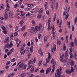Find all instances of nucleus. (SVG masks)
I'll return each mask as SVG.
<instances>
[{"instance_id": "f257e3e1", "label": "nucleus", "mask_w": 77, "mask_h": 77, "mask_svg": "<svg viewBox=\"0 0 77 77\" xmlns=\"http://www.w3.org/2000/svg\"><path fill=\"white\" fill-rule=\"evenodd\" d=\"M51 63L52 64H53V69L51 71V72H54V68H55V65H56V62L54 61V60L53 59H52L51 61Z\"/></svg>"}, {"instance_id": "f03ea898", "label": "nucleus", "mask_w": 77, "mask_h": 77, "mask_svg": "<svg viewBox=\"0 0 77 77\" xmlns=\"http://www.w3.org/2000/svg\"><path fill=\"white\" fill-rule=\"evenodd\" d=\"M57 73L58 77H65L64 75H61L60 76L61 74H62V72H59V69H57Z\"/></svg>"}, {"instance_id": "7ed1b4c3", "label": "nucleus", "mask_w": 77, "mask_h": 77, "mask_svg": "<svg viewBox=\"0 0 77 77\" xmlns=\"http://www.w3.org/2000/svg\"><path fill=\"white\" fill-rule=\"evenodd\" d=\"M32 60H30L28 61V66L29 67H28L27 69H30V68L32 66V65H30L31 64H32Z\"/></svg>"}, {"instance_id": "20e7f679", "label": "nucleus", "mask_w": 77, "mask_h": 77, "mask_svg": "<svg viewBox=\"0 0 77 77\" xmlns=\"http://www.w3.org/2000/svg\"><path fill=\"white\" fill-rule=\"evenodd\" d=\"M37 28H38V26H36L35 27V28H32L31 29V32H34L35 33H36V32H38V29H37Z\"/></svg>"}, {"instance_id": "39448f33", "label": "nucleus", "mask_w": 77, "mask_h": 77, "mask_svg": "<svg viewBox=\"0 0 77 77\" xmlns=\"http://www.w3.org/2000/svg\"><path fill=\"white\" fill-rule=\"evenodd\" d=\"M5 17H4V19L5 20H6V19H8V12L7 11H5Z\"/></svg>"}, {"instance_id": "423d86ee", "label": "nucleus", "mask_w": 77, "mask_h": 77, "mask_svg": "<svg viewBox=\"0 0 77 77\" xmlns=\"http://www.w3.org/2000/svg\"><path fill=\"white\" fill-rule=\"evenodd\" d=\"M53 50L54 51H56V47L55 45H54L53 46V49L52 48L51 52L53 53Z\"/></svg>"}, {"instance_id": "0eeeda50", "label": "nucleus", "mask_w": 77, "mask_h": 77, "mask_svg": "<svg viewBox=\"0 0 77 77\" xmlns=\"http://www.w3.org/2000/svg\"><path fill=\"white\" fill-rule=\"evenodd\" d=\"M5 48H11L12 47H11L10 44L8 43L5 45Z\"/></svg>"}, {"instance_id": "6e6552de", "label": "nucleus", "mask_w": 77, "mask_h": 77, "mask_svg": "<svg viewBox=\"0 0 77 77\" xmlns=\"http://www.w3.org/2000/svg\"><path fill=\"white\" fill-rule=\"evenodd\" d=\"M51 71V68H48L47 69V70L46 71V74H47L48 72H50Z\"/></svg>"}, {"instance_id": "1a4fd4ad", "label": "nucleus", "mask_w": 77, "mask_h": 77, "mask_svg": "<svg viewBox=\"0 0 77 77\" xmlns=\"http://www.w3.org/2000/svg\"><path fill=\"white\" fill-rule=\"evenodd\" d=\"M24 53H25V50L24 49H21L20 50V53L22 55H24Z\"/></svg>"}, {"instance_id": "9d476101", "label": "nucleus", "mask_w": 77, "mask_h": 77, "mask_svg": "<svg viewBox=\"0 0 77 77\" xmlns=\"http://www.w3.org/2000/svg\"><path fill=\"white\" fill-rule=\"evenodd\" d=\"M70 8L69 7V6H68V8H67V7L65 8H64V10H65L64 11L68 12H68H69Z\"/></svg>"}, {"instance_id": "9b49d317", "label": "nucleus", "mask_w": 77, "mask_h": 77, "mask_svg": "<svg viewBox=\"0 0 77 77\" xmlns=\"http://www.w3.org/2000/svg\"><path fill=\"white\" fill-rule=\"evenodd\" d=\"M42 29V25L41 24H39L38 26V28L37 29L38 31H40V30H41V29Z\"/></svg>"}, {"instance_id": "f8f14e48", "label": "nucleus", "mask_w": 77, "mask_h": 77, "mask_svg": "<svg viewBox=\"0 0 77 77\" xmlns=\"http://www.w3.org/2000/svg\"><path fill=\"white\" fill-rule=\"evenodd\" d=\"M60 60L61 62H63V57H62L61 55L60 56Z\"/></svg>"}, {"instance_id": "ddd939ff", "label": "nucleus", "mask_w": 77, "mask_h": 77, "mask_svg": "<svg viewBox=\"0 0 77 77\" xmlns=\"http://www.w3.org/2000/svg\"><path fill=\"white\" fill-rule=\"evenodd\" d=\"M9 37L6 38L5 40V42L7 43V42H9Z\"/></svg>"}, {"instance_id": "4468645a", "label": "nucleus", "mask_w": 77, "mask_h": 77, "mask_svg": "<svg viewBox=\"0 0 77 77\" xmlns=\"http://www.w3.org/2000/svg\"><path fill=\"white\" fill-rule=\"evenodd\" d=\"M48 3L47 2H45V9H47L48 8V7H47V5H48Z\"/></svg>"}, {"instance_id": "2eb2a0df", "label": "nucleus", "mask_w": 77, "mask_h": 77, "mask_svg": "<svg viewBox=\"0 0 77 77\" xmlns=\"http://www.w3.org/2000/svg\"><path fill=\"white\" fill-rule=\"evenodd\" d=\"M66 74H71V72L68 69L66 71Z\"/></svg>"}, {"instance_id": "dca6fc26", "label": "nucleus", "mask_w": 77, "mask_h": 77, "mask_svg": "<svg viewBox=\"0 0 77 77\" xmlns=\"http://www.w3.org/2000/svg\"><path fill=\"white\" fill-rule=\"evenodd\" d=\"M30 50L31 53H32L33 52V46H31Z\"/></svg>"}, {"instance_id": "f3484780", "label": "nucleus", "mask_w": 77, "mask_h": 77, "mask_svg": "<svg viewBox=\"0 0 77 77\" xmlns=\"http://www.w3.org/2000/svg\"><path fill=\"white\" fill-rule=\"evenodd\" d=\"M71 25V22L70 21L69 22H67V25L68 26V28H70V25Z\"/></svg>"}, {"instance_id": "a211bd4d", "label": "nucleus", "mask_w": 77, "mask_h": 77, "mask_svg": "<svg viewBox=\"0 0 77 77\" xmlns=\"http://www.w3.org/2000/svg\"><path fill=\"white\" fill-rule=\"evenodd\" d=\"M25 29H26V26H23L21 29V31H22V32H24V30H25Z\"/></svg>"}, {"instance_id": "6ab92c4d", "label": "nucleus", "mask_w": 77, "mask_h": 77, "mask_svg": "<svg viewBox=\"0 0 77 77\" xmlns=\"http://www.w3.org/2000/svg\"><path fill=\"white\" fill-rule=\"evenodd\" d=\"M42 12H43V10L42 8H41L38 11V13L39 14H41L42 13Z\"/></svg>"}, {"instance_id": "aec40b11", "label": "nucleus", "mask_w": 77, "mask_h": 77, "mask_svg": "<svg viewBox=\"0 0 77 77\" xmlns=\"http://www.w3.org/2000/svg\"><path fill=\"white\" fill-rule=\"evenodd\" d=\"M74 64V62L72 60L71 61L70 65L71 66H73Z\"/></svg>"}, {"instance_id": "412c9836", "label": "nucleus", "mask_w": 77, "mask_h": 77, "mask_svg": "<svg viewBox=\"0 0 77 77\" xmlns=\"http://www.w3.org/2000/svg\"><path fill=\"white\" fill-rule=\"evenodd\" d=\"M74 43L75 45H76V46H77V41L76 38H75L74 40Z\"/></svg>"}, {"instance_id": "4be33fe9", "label": "nucleus", "mask_w": 77, "mask_h": 77, "mask_svg": "<svg viewBox=\"0 0 77 77\" xmlns=\"http://www.w3.org/2000/svg\"><path fill=\"white\" fill-rule=\"evenodd\" d=\"M18 35V31H17V32H15L14 33V36H17Z\"/></svg>"}, {"instance_id": "5701e85b", "label": "nucleus", "mask_w": 77, "mask_h": 77, "mask_svg": "<svg viewBox=\"0 0 77 77\" xmlns=\"http://www.w3.org/2000/svg\"><path fill=\"white\" fill-rule=\"evenodd\" d=\"M65 56L66 57H67H67L68 56V52H67V51H66L65 52Z\"/></svg>"}, {"instance_id": "b1692460", "label": "nucleus", "mask_w": 77, "mask_h": 77, "mask_svg": "<svg viewBox=\"0 0 77 77\" xmlns=\"http://www.w3.org/2000/svg\"><path fill=\"white\" fill-rule=\"evenodd\" d=\"M11 16H13V12H12L11 11H10L8 13Z\"/></svg>"}, {"instance_id": "393cba45", "label": "nucleus", "mask_w": 77, "mask_h": 77, "mask_svg": "<svg viewBox=\"0 0 77 77\" xmlns=\"http://www.w3.org/2000/svg\"><path fill=\"white\" fill-rule=\"evenodd\" d=\"M38 53L40 54V55L42 56L43 55V53L41 51H38Z\"/></svg>"}, {"instance_id": "a878e982", "label": "nucleus", "mask_w": 77, "mask_h": 77, "mask_svg": "<svg viewBox=\"0 0 77 77\" xmlns=\"http://www.w3.org/2000/svg\"><path fill=\"white\" fill-rule=\"evenodd\" d=\"M66 43H68V35H67L66 37Z\"/></svg>"}, {"instance_id": "bb28decb", "label": "nucleus", "mask_w": 77, "mask_h": 77, "mask_svg": "<svg viewBox=\"0 0 77 77\" xmlns=\"http://www.w3.org/2000/svg\"><path fill=\"white\" fill-rule=\"evenodd\" d=\"M44 41L45 42H47V36H45L44 37Z\"/></svg>"}, {"instance_id": "cd10ccee", "label": "nucleus", "mask_w": 77, "mask_h": 77, "mask_svg": "<svg viewBox=\"0 0 77 77\" xmlns=\"http://www.w3.org/2000/svg\"><path fill=\"white\" fill-rule=\"evenodd\" d=\"M34 70V67H32V68L31 69L30 71L31 72H33Z\"/></svg>"}, {"instance_id": "c85d7f7f", "label": "nucleus", "mask_w": 77, "mask_h": 77, "mask_svg": "<svg viewBox=\"0 0 77 77\" xmlns=\"http://www.w3.org/2000/svg\"><path fill=\"white\" fill-rule=\"evenodd\" d=\"M74 57L75 59H77V54L76 53H75L73 56Z\"/></svg>"}, {"instance_id": "c756f323", "label": "nucleus", "mask_w": 77, "mask_h": 77, "mask_svg": "<svg viewBox=\"0 0 77 77\" xmlns=\"http://www.w3.org/2000/svg\"><path fill=\"white\" fill-rule=\"evenodd\" d=\"M6 5H7V8H8V9H10V6H9V3H7Z\"/></svg>"}, {"instance_id": "7c9ffc66", "label": "nucleus", "mask_w": 77, "mask_h": 77, "mask_svg": "<svg viewBox=\"0 0 77 77\" xmlns=\"http://www.w3.org/2000/svg\"><path fill=\"white\" fill-rule=\"evenodd\" d=\"M32 23L33 25H35V21L34 20H32Z\"/></svg>"}, {"instance_id": "2f4dec72", "label": "nucleus", "mask_w": 77, "mask_h": 77, "mask_svg": "<svg viewBox=\"0 0 77 77\" xmlns=\"http://www.w3.org/2000/svg\"><path fill=\"white\" fill-rule=\"evenodd\" d=\"M67 13H68V12L64 11L63 12V15L66 16Z\"/></svg>"}, {"instance_id": "473e14b6", "label": "nucleus", "mask_w": 77, "mask_h": 77, "mask_svg": "<svg viewBox=\"0 0 77 77\" xmlns=\"http://www.w3.org/2000/svg\"><path fill=\"white\" fill-rule=\"evenodd\" d=\"M25 10H26V11H30V8H27L25 9Z\"/></svg>"}, {"instance_id": "72a5a7b5", "label": "nucleus", "mask_w": 77, "mask_h": 77, "mask_svg": "<svg viewBox=\"0 0 77 77\" xmlns=\"http://www.w3.org/2000/svg\"><path fill=\"white\" fill-rule=\"evenodd\" d=\"M56 13H55L54 14L53 20H55L56 19Z\"/></svg>"}, {"instance_id": "f704fd0d", "label": "nucleus", "mask_w": 77, "mask_h": 77, "mask_svg": "<svg viewBox=\"0 0 77 77\" xmlns=\"http://www.w3.org/2000/svg\"><path fill=\"white\" fill-rule=\"evenodd\" d=\"M42 35L41 34H38V38L39 39H41V36Z\"/></svg>"}, {"instance_id": "c9c22d12", "label": "nucleus", "mask_w": 77, "mask_h": 77, "mask_svg": "<svg viewBox=\"0 0 77 77\" xmlns=\"http://www.w3.org/2000/svg\"><path fill=\"white\" fill-rule=\"evenodd\" d=\"M36 59L35 58H34V59L33 60L32 62V64H33V63H35V62H36Z\"/></svg>"}, {"instance_id": "e433bc0d", "label": "nucleus", "mask_w": 77, "mask_h": 77, "mask_svg": "<svg viewBox=\"0 0 77 77\" xmlns=\"http://www.w3.org/2000/svg\"><path fill=\"white\" fill-rule=\"evenodd\" d=\"M71 47H74V42H72L71 43Z\"/></svg>"}, {"instance_id": "4c0bfd02", "label": "nucleus", "mask_w": 77, "mask_h": 77, "mask_svg": "<svg viewBox=\"0 0 77 77\" xmlns=\"http://www.w3.org/2000/svg\"><path fill=\"white\" fill-rule=\"evenodd\" d=\"M74 71V69L73 68V67H72V66H71V71L70 72H72L73 71Z\"/></svg>"}, {"instance_id": "58836bf2", "label": "nucleus", "mask_w": 77, "mask_h": 77, "mask_svg": "<svg viewBox=\"0 0 77 77\" xmlns=\"http://www.w3.org/2000/svg\"><path fill=\"white\" fill-rule=\"evenodd\" d=\"M69 16V14H67L66 16V17H65L66 19L67 20V19H68V18Z\"/></svg>"}, {"instance_id": "ea45409f", "label": "nucleus", "mask_w": 77, "mask_h": 77, "mask_svg": "<svg viewBox=\"0 0 77 77\" xmlns=\"http://www.w3.org/2000/svg\"><path fill=\"white\" fill-rule=\"evenodd\" d=\"M23 45L22 46V47L21 48V49H24V47H25V44H23Z\"/></svg>"}, {"instance_id": "a19ab883", "label": "nucleus", "mask_w": 77, "mask_h": 77, "mask_svg": "<svg viewBox=\"0 0 77 77\" xmlns=\"http://www.w3.org/2000/svg\"><path fill=\"white\" fill-rule=\"evenodd\" d=\"M4 72V70H3L0 71V74H3V73Z\"/></svg>"}, {"instance_id": "79ce46f5", "label": "nucleus", "mask_w": 77, "mask_h": 77, "mask_svg": "<svg viewBox=\"0 0 77 77\" xmlns=\"http://www.w3.org/2000/svg\"><path fill=\"white\" fill-rule=\"evenodd\" d=\"M11 61L12 62H14V61H15V58H13L11 60Z\"/></svg>"}, {"instance_id": "37998d69", "label": "nucleus", "mask_w": 77, "mask_h": 77, "mask_svg": "<svg viewBox=\"0 0 77 77\" xmlns=\"http://www.w3.org/2000/svg\"><path fill=\"white\" fill-rule=\"evenodd\" d=\"M11 63V62H10V61H8L7 62V63H6V65H9V64Z\"/></svg>"}, {"instance_id": "c03bdc74", "label": "nucleus", "mask_w": 77, "mask_h": 77, "mask_svg": "<svg viewBox=\"0 0 77 77\" xmlns=\"http://www.w3.org/2000/svg\"><path fill=\"white\" fill-rule=\"evenodd\" d=\"M23 23H24V21H23V20H22L20 22L19 24H23Z\"/></svg>"}, {"instance_id": "a18cd8bd", "label": "nucleus", "mask_w": 77, "mask_h": 77, "mask_svg": "<svg viewBox=\"0 0 77 77\" xmlns=\"http://www.w3.org/2000/svg\"><path fill=\"white\" fill-rule=\"evenodd\" d=\"M14 50V48H12L11 50L10 51V54H11V53H12V52H13Z\"/></svg>"}, {"instance_id": "49530a36", "label": "nucleus", "mask_w": 77, "mask_h": 77, "mask_svg": "<svg viewBox=\"0 0 77 77\" xmlns=\"http://www.w3.org/2000/svg\"><path fill=\"white\" fill-rule=\"evenodd\" d=\"M50 57H48V58H47L46 59V61H48V62H49L50 61Z\"/></svg>"}, {"instance_id": "de8ad7c7", "label": "nucleus", "mask_w": 77, "mask_h": 77, "mask_svg": "<svg viewBox=\"0 0 77 77\" xmlns=\"http://www.w3.org/2000/svg\"><path fill=\"white\" fill-rule=\"evenodd\" d=\"M18 4H16L14 6V8H17L18 6Z\"/></svg>"}, {"instance_id": "09e8293b", "label": "nucleus", "mask_w": 77, "mask_h": 77, "mask_svg": "<svg viewBox=\"0 0 77 77\" xmlns=\"http://www.w3.org/2000/svg\"><path fill=\"white\" fill-rule=\"evenodd\" d=\"M3 32L4 33V34H6L7 33V32H6V30H3Z\"/></svg>"}, {"instance_id": "8fccbe9b", "label": "nucleus", "mask_w": 77, "mask_h": 77, "mask_svg": "<svg viewBox=\"0 0 77 77\" xmlns=\"http://www.w3.org/2000/svg\"><path fill=\"white\" fill-rule=\"evenodd\" d=\"M72 32H74V26L73 25H72Z\"/></svg>"}, {"instance_id": "3c124183", "label": "nucleus", "mask_w": 77, "mask_h": 77, "mask_svg": "<svg viewBox=\"0 0 77 77\" xmlns=\"http://www.w3.org/2000/svg\"><path fill=\"white\" fill-rule=\"evenodd\" d=\"M23 2V0H20V2H19V5H21V4H22V2Z\"/></svg>"}, {"instance_id": "603ef678", "label": "nucleus", "mask_w": 77, "mask_h": 77, "mask_svg": "<svg viewBox=\"0 0 77 77\" xmlns=\"http://www.w3.org/2000/svg\"><path fill=\"white\" fill-rule=\"evenodd\" d=\"M14 37V35H13V34H12L10 36V38L12 39H13V37Z\"/></svg>"}, {"instance_id": "864d4df0", "label": "nucleus", "mask_w": 77, "mask_h": 77, "mask_svg": "<svg viewBox=\"0 0 77 77\" xmlns=\"http://www.w3.org/2000/svg\"><path fill=\"white\" fill-rule=\"evenodd\" d=\"M39 68H37V69H36L35 70V72H36L38 71V70H39Z\"/></svg>"}, {"instance_id": "5fc2aeb1", "label": "nucleus", "mask_w": 77, "mask_h": 77, "mask_svg": "<svg viewBox=\"0 0 77 77\" xmlns=\"http://www.w3.org/2000/svg\"><path fill=\"white\" fill-rule=\"evenodd\" d=\"M35 42H38V38H37V37H35Z\"/></svg>"}, {"instance_id": "6e6d98bb", "label": "nucleus", "mask_w": 77, "mask_h": 77, "mask_svg": "<svg viewBox=\"0 0 77 77\" xmlns=\"http://www.w3.org/2000/svg\"><path fill=\"white\" fill-rule=\"evenodd\" d=\"M29 50H30V48L29 47H27L26 48V51H29Z\"/></svg>"}, {"instance_id": "4d7b16f0", "label": "nucleus", "mask_w": 77, "mask_h": 77, "mask_svg": "<svg viewBox=\"0 0 77 77\" xmlns=\"http://www.w3.org/2000/svg\"><path fill=\"white\" fill-rule=\"evenodd\" d=\"M41 63H42V61H39L38 63V66H41Z\"/></svg>"}, {"instance_id": "13d9d810", "label": "nucleus", "mask_w": 77, "mask_h": 77, "mask_svg": "<svg viewBox=\"0 0 77 77\" xmlns=\"http://www.w3.org/2000/svg\"><path fill=\"white\" fill-rule=\"evenodd\" d=\"M72 34H70V40L71 41L72 39Z\"/></svg>"}, {"instance_id": "bf43d9fd", "label": "nucleus", "mask_w": 77, "mask_h": 77, "mask_svg": "<svg viewBox=\"0 0 77 77\" xmlns=\"http://www.w3.org/2000/svg\"><path fill=\"white\" fill-rule=\"evenodd\" d=\"M30 55H31V54L29 53L28 55V58H29L30 57Z\"/></svg>"}, {"instance_id": "052dcab7", "label": "nucleus", "mask_w": 77, "mask_h": 77, "mask_svg": "<svg viewBox=\"0 0 77 77\" xmlns=\"http://www.w3.org/2000/svg\"><path fill=\"white\" fill-rule=\"evenodd\" d=\"M27 32H25L23 34V36H26V35H27Z\"/></svg>"}, {"instance_id": "680f3d73", "label": "nucleus", "mask_w": 77, "mask_h": 77, "mask_svg": "<svg viewBox=\"0 0 77 77\" xmlns=\"http://www.w3.org/2000/svg\"><path fill=\"white\" fill-rule=\"evenodd\" d=\"M8 51H9V49H6L5 50V53H7Z\"/></svg>"}, {"instance_id": "e2e57ef3", "label": "nucleus", "mask_w": 77, "mask_h": 77, "mask_svg": "<svg viewBox=\"0 0 77 77\" xmlns=\"http://www.w3.org/2000/svg\"><path fill=\"white\" fill-rule=\"evenodd\" d=\"M10 45L12 47V46L13 45V44H12V42H11L10 43Z\"/></svg>"}, {"instance_id": "0e129e2a", "label": "nucleus", "mask_w": 77, "mask_h": 77, "mask_svg": "<svg viewBox=\"0 0 77 77\" xmlns=\"http://www.w3.org/2000/svg\"><path fill=\"white\" fill-rule=\"evenodd\" d=\"M27 45L28 46H30V42H29L27 43Z\"/></svg>"}, {"instance_id": "69168bd1", "label": "nucleus", "mask_w": 77, "mask_h": 77, "mask_svg": "<svg viewBox=\"0 0 77 77\" xmlns=\"http://www.w3.org/2000/svg\"><path fill=\"white\" fill-rule=\"evenodd\" d=\"M30 14L28 13L26 15V17H29V16H30Z\"/></svg>"}, {"instance_id": "338daca9", "label": "nucleus", "mask_w": 77, "mask_h": 77, "mask_svg": "<svg viewBox=\"0 0 77 77\" xmlns=\"http://www.w3.org/2000/svg\"><path fill=\"white\" fill-rule=\"evenodd\" d=\"M63 50H66V46L65 45H63Z\"/></svg>"}, {"instance_id": "774afa93", "label": "nucleus", "mask_w": 77, "mask_h": 77, "mask_svg": "<svg viewBox=\"0 0 77 77\" xmlns=\"http://www.w3.org/2000/svg\"><path fill=\"white\" fill-rule=\"evenodd\" d=\"M75 8H77V2H75Z\"/></svg>"}]
</instances>
